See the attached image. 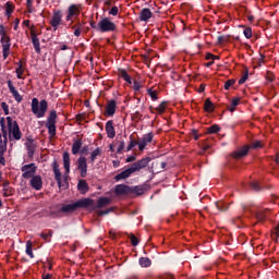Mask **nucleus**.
<instances>
[{
    "label": "nucleus",
    "instance_id": "f257e3e1",
    "mask_svg": "<svg viewBox=\"0 0 279 279\" xmlns=\"http://www.w3.org/2000/svg\"><path fill=\"white\" fill-rule=\"evenodd\" d=\"M94 204H95V199L93 198H82L74 203L62 204L60 206V211L63 215H71L75 213V210H80V208H89V206H93Z\"/></svg>",
    "mask_w": 279,
    "mask_h": 279
},
{
    "label": "nucleus",
    "instance_id": "f03ea898",
    "mask_svg": "<svg viewBox=\"0 0 279 279\" xmlns=\"http://www.w3.org/2000/svg\"><path fill=\"white\" fill-rule=\"evenodd\" d=\"M32 112L37 117V119H43L47 114L49 108V102L46 99L38 100V98H33L31 104Z\"/></svg>",
    "mask_w": 279,
    "mask_h": 279
},
{
    "label": "nucleus",
    "instance_id": "7ed1b4c3",
    "mask_svg": "<svg viewBox=\"0 0 279 279\" xmlns=\"http://www.w3.org/2000/svg\"><path fill=\"white\" fill-rule=\"evenodd\" d=\"M7 125H8L9 134H12L14 141H21L23 133L21 132L19 122L12 120V117H7Z\"/></svg>",
    "mask_w": 279,
    "mask_h": 279
},
{
    "label": "nucleus",
    "instance_id": "20e7f679",
    "mask_svg": "<svg viewBox=\"0 0 279 279\" xmlns=\"http://www.w3.org/2000/svg\"><path fill=\"white\" fill-rule=\"evenodd\" d=\"M58 119V112L56 110H51L46 122V128L48 130V134L51 138L56 136V123Z\"/></svg>",
    "mask_w": 279,
    "mask_h": 279
},
{
    "label": "nucleus",
    "instance_id": "39448f33",
    "mask_svg": "<svg viewBox=\"0 0 279 279\" xmlns=\"http://www.w3.org/2000/svg\"><path fill=\"white\" fill-rule=\"evenodd\" d=\"M98 32L106 34L108 32H117V24L108 17H104L98 22Z\"/></svg>",
    "mask_w": 279,
    "mask_h": 279
},
{
    "label": "nucleus",
    "instance_id": "423d86ee",
    "mask_svg": "<svg viewBox=\"0 0 279 279\" xmlns=\"http://www.w3.org/2000/svg\"><path fill=\"white\" fill-rule=\"evenodd\" d=\"M52 171L54 173V180L58 184V187L69 189V183H66V179H64L65 184L62 183V172H60V166L58 165L57 160L52 162Z\"/></svg>",
    "mask_w": 279,
    "mask_h": 279
},
{
    "label": "nucleus",
    "instance_id": "0eeeda50",
    "mask_svg": "<svg viewBox=\"0 0 279 279\" xmlns=\"http://www.w3.org/2000/svg\"><path fill=\"white\" fill-rule=\"evenodd\" d=\"M21 171H22V178H24V180H29L36 175V171H38V167H36V163H28V165H24L21 168Z\"/></svg>",
    "mask_w": 279,
    "mask_h": 279
},
{
    "label": "nucleus",
    "instance_id": "6e6552de",
    "mask_svg": "<svg viewBox=\"0 0 279 279\" xmlns=\"http://www.w3.org/2000/svg\"><path fill=\"white\" fill-rule=\"evenodd\" d=\"M82 8V4H71L68 8V14L65 16V21H73V19H80V10Z\"/></svg>",
    "mask_w": 279,
    "mask_h": 279
},
{
    "label": "nucleus",
    "instance_id": "1a4fd4ad",
    "mask_svg": "<svg viewBox=\"0 0 279 279\" xmlns=\"http://www.w3.org/2000/svg\"><path fill=\"white\" fill-rule=\"evenodd\" d=\"M77 169L81 173V178H86L87 173H88V163L86 161V157L81 156L77 161Z\"/></svg>",
    "mask_w": 279,
    "mask_h": 279
},
{
    "label": "nucleus",
    "instance_id": "9d476101",
    "mask_svg": "<svg viewBox=\"0 0 279 279\" xmlns=\"http://www.w3.org/2000/svg\"><path fill=\"white\" fill-rule=\"evenodd\" d=\"M151 162V157H144L137 162L132 163L131 168L133 169V172L136 173V171H141L142 169H145L147 165Z\"/></svg>",
    "mask_w": 279,
    "mask_h": 279
},
{
    "label": "nucleus",
    "instance_id": "9b49d317",
    "mask_svg": "<svg viewBox=\"0 0 279 279\" xmlns=\"http://www.w3.org/2000/svg\"><path fill=\"white\" fill-rule=\"evenodd\" d=\"M61 24H62V11L54 10L52 13V19L50 20V25L54 29H58V27H60Z\"/></svg>",
    "mask_w": 279,
    "mask_h": 279
},
{
    "label": "nucleus",
    "instance_id": "f8f14e48",
    "mask_svg": "<svg viewBox=\"0 0 279 279\" xmlns=\"http://www.w3.org/2000/svg\"><path fill=\"white\" fill-rule=\"evenodd\" d=\"M151 141H154V133L153 132H149V133L143 135V137L138 142V150L144 151L145 148L147 147V145H149V143H151Z\"/></svg>",
    "mask_w": 279,
    "mask_h": 279
},
{
    "label": "nucleus",
    "instance_id": "ddd939ff",
    "mask_svg": "<svg viewBox=\"0 0 279 279\" xmlns=\"http://www.w3.org/2000/svg\"><path fill=\"white\" fill-rule=\"evenodd\" d=\"M110 204H112V199H110L106 196H102V197L98 198L96 205L94 203L92 206H89V208H90V210H97V208H106V206H110Z\"/></svg>",
    "mask_w": 279,
    "mask_h": 279
},
{
    "label": "nucleus",
    "instance_id": "4468645a",
    "mask_svg": "<svg viewBox=\"0 0 279 279\" xmlns=\"http://www.w3.org/2000/svg\"><path fill=\"white\" fill-rule=\"evenodd\" d=\"M7 84H8V88H9V90H10L12 97L15 99V101H16L17 104H21V101H23V96H21V94L19 93V90H16V87H14V84L12 83V81L9 80V81L7 82Z\"/></svg>",
    "mask_w": 279,
    "mask_h": 279
},
{
    "label": "nucleus",
    "instance_id": "2eb2a0df",
    "mask_svg": "<svg viewBox=\"0 0 279 279\" xmlns=\"http://www.w3.org/2000/svg\"><path fill=\"white\" fill-rule=\"evenodd\" d=\"M116 112H117V100L114 99L108 100L105 114L107 117H114Z\"/></svg>",
    "mask_w": 279,
    "mask_h": 279
},
{
    "label": "nucleus",
    "instance_id": "dca6fc26",
    "mask_svg": "<svg viewBox=\"0 0 279 279\" xmlns=\"http://www.w3.org/2000/svg\"><path fill=\"white\" fill-rule=\"evenodd\" d=\"M250 154V147L243 146L242 148L234 150L231 154V158H234V160H241V158H245Z\"/></svg>",
    "mask_w": 279,
    "mask_h": 279
},
{
    "label": "nucleus",
    "instance_id": "f3484780",
    "mask_svg": "<svg viewBox=\"0 0 279 279\" xmlns=\"http://www.w3.org/2000/svg\"><path fill=\"white\" fill-rule=\"evenodd\" d=\"M29 184L35 191H41L43 189V177L35 175L31 178Z\"/></svg>",
    "mask_w": 279,
    "mask_h": 279
},
{
    "label": "nucleus",
    "instance_id": "a211bd4d",
    "mask_svg": "<svg viewBox=\"0 0 279 279\" xmlns=\"http://www.w3.org/2000/svg\"><path fill=\"white\" fill-rule=\"evenodd\" d=\"M134 173V170L132 167L123 170L122 172L118 173L114 177L116 182H121V180H128L132 174Z\"/></svg>",
    "mask_w": 279,
    "mask_h": 279
},
{
    "label": "nucleus",
    "instance_id": "6ab92c4d",
    "mask_svg": "<svg viewBox=\"0 0 279 279\" xmlns=\"http://www.w3.org/2000/svg\"><path fill=\"white\" fill-rule=\"evenodd\" d=\"M105 130L108 138H114V136H117V132L114 131V122L112 120L107 121Z\"/></svg>",
    "mask_w": 279,
    "mask_h": 279
},
{
    "label": "nucleus",
    "instance_id": "aec40b11",
    "mask_svg": "<svg viewBox=\"0 0 279 279\" xmlns=\"http://www.w3.org/2000/svg\"><path fill=\"white\" fill-rule=\"evenodd\" d=\"M31 37H32L33 47L36 53H40V39H38V35L36 34V31L31 29Z\"/></svg>",
    "mask_w": 279,
    "mask_h": 279
},
{
    "label": "nucleus",
    "instance_id": "412c9836",
    "mask_svg": "<svg viewBox=\"0 0 279 279\" xmlns=\"http://www.w3.org/2000/svg\"><path fill=\"white\" fill-rule=\"evenodd\" d=\"M0 141H8V128L5 126V118H0Z\"/></svg>",
    "mask_w": 279,
    "mask_h": 279
},
{
    "label": "nucleus",
    "instance_id": "4be33fe9",
    "mask_svg": "<svg viewBox=\"0 0 279 279\" xmlns=\"http://www.w3.org/2000/svg\"><path fill=\"white\" fill-rule=\"evenodd\" d=\"M63 167L65 169V173H71V155L69 151L63 153Z\"/></svg>",
    "mask_w": 279,
    "mask_h": 279
},
{
    "label": "nucleus",
    "instance_id": "5701e85b",
    "mask_svg": "<svg viewBox=\"0 0 279 279\" xmlns=\"http://www.w3.org/2000/svg\"><path fill=\"white\" fill-rule=\"evenodd\" d=\"M114 191L116 195H128V193H130L131 191V186L125 184H119L116 186Z\"/></svg>",
    "mask_w": 279,
    "mask_h": 279
},
{
    "label": "nucleus",
    "instance_id": "b1692460",
    "mask_svg": "<svg viewBox=\"0 0 279 279\" xmlns=\"http://www.w3.org/2000/svg\"><path fill=\"white\" fill-rule=\"evenodd\" d=\"M153 13L150 9H143L140 13V20L143 21L144 23H147V21H149V19H151Z\"/></svg>",
    "mask_w": 279,
    "mask_h": 279
},
{
    "label": "nucleus",
    "instance_id": "393cba45",
    "mask_svg": "<svg viewBox=\"0 0 279 279\" xmlns=\"http://www.w3.org/2000/svg\"><path fill=\"white\" fill-rule=\"evenodd\" d=\"M82 138L75 140L73 145H72V154L73 156H77V154H80L81 149H82Z\"/></svg>",
    "mask_w": 279,
    "mask_h": 279
},
{
    "label": "nucleus",
    "instance_id": "a878e982",
    "mask_svg": "<svg viewBox=\"0 0 279 279\" xmlns=\"http://www.w3.org/2000/svg\"><path fill=\"white\" fill-rule=\"evenodd\" d=\"M25 147H26V151H27V156L28 158H34V154H36V144L31 143H25Z\"/></svg>",
    "mask_w": 279,
    "mask_h": 279
},
{
    "label": "nucleus",
    "instance_id": "bb28decb",
    "mask_svg": "<svg viewBox=\"0 0 279 279\" xmlns=\"http://www.w3.org/2000/svg\"><path fill=\"white\" fill-rule=\"evenodd\" d=\"M77 189L80 191V193H82V195H86V193H88V183L86 182V180H80L78 184H77Z\"/></svg>",
    "mask_w": 279,
    "mask_h": 279
},
{
    "label": "nucleus",
    "instance_id": "cd10ccee",
    "mask_svg": "<svg viewBox=\"0 0 279 279\" xmlns=\"http://www.w3.org/2000/svg\"><path fill=\"white\" fill-rule=\"evenodd\" d=\"M145 191H147V189L144 185H137V186H131V191L130 193H134L135 195H144Z\"/></svg>",
    "mask_w": 279,
    "mask_h": 279
},
{
    "label": "nucleus",
    "instance_id": "c85d7f7f",
    "mask_svg": "<svg viewBox=\"0 0 279 279\" xmlns=\"http://www.w3.org/2000/svg\"><path fill=\"white\" fill-rule=\"evenodd\" d=\"M118 75L119 77H122V80H124L126 84H132V77L130 76V74H128V71H125L124 69H120L118 71Z\"/></svg>",
    "mask_w": 279,
    "mask_h": 279
},
{
    "label": "nucleus",
    "instance_id": "c756f323",
    "mask_svg": "<svg viewBox=\"0 0 279 279\" xmlns=\"http://www.w3.org/2000/svg\"><path fill=\"white\" fill-rule=\"evenodd\" d=\"M204 110L205 112H215V105L210 100V98H206L204 104Z\"/></svg>",
    "mask_w": 279,
    "mask_h": 279
},
{
    "label": "nucleus",
    "instance_id": "7c9ffc66",
    "mask_svg": "<svg viewBox=\"0 0 279 279\" xmlns=\"http://www.w3.org/2000/svg\"><path fill=\"white\" fill-rule=\"evenodd\" d=\"M215 208L218 213H226L228 210V205L223 201H218L215 203Z\"/></svg>",
    "mask_w": 279,
    "mask_h": 279
},
{
    "label": "nucleus",
    "instance_id": "2f4dec72",
    "mask_svg": "<svg viewBox=\"0 0 279 279\" xmlns=\"http://www.w3.org/2000/svg\"><path fill=\"white\" fill-rule=\"evenodd\" d=\"M59 205L56 206V208H52L49 213V217H52V219H60L62 217V211L60 210Z\"/></svg>",
    "mask_w": 279,
    "mask_h": 279
},
{
    "label": "nucleus",
    "instance_id": "473e14b6",
    "mask_svg": "<svg viewBox=\"0 0 279 279\" xmlns=\"http://www.w3.org/2000/svg\"><path fill=\"white\" fill-rule=\"evenodd\" d=\"M218 132H221V126L218 124H213L207 128V134H218Z\"/></svg>",
    "mask_w": 279,
    "mask_h": 279
},
{
    "label": "nucleus",
    "instance_id": "72a5a7b5",
    "mask_svg": "<svg viewBox=\"0 0 279 279\" xmlns=\"http://www.w3.org/2000/svg\"><path fill=\"white\" fill-rule=\"evenodd\" d=\"M245 147H248V151L251 149H260V148H263V142L255 141V142L251 143L250 145H245Z\"/></svg>",
    "mask_w": 279,
    "mask_h": 279
},
{
    "label": "nucleus",
    "instance_id": "f704fd0d",
    "mask_svg": "<svg viewBox=\"0 0 279 279\" xmlns=\"http://www.w3.org/2000/svg\"><path fill=\"white\" fill-rule=\"evenodd\" d=\"M138 263L142 267H151V259L149 257H141Z\"/></svg>",
    "mask_w": 279,
    "mask_h": 279
},
{
    "label": "nucleus",
    "instance_id": "c9c22d12",
    "mask_svg": "<svg viewBox=\"0 0 279 279\" xmlns=\"http://www.w3.org/2000/svg\"><path fill=\"white\" fill-rule=\"evenodd\" d=\"M39 235L41 236V239H44V241H46V243H51V236H53V231L48 230L47 233H40Z\"/></svg>",
    "mask_w": 279,
    "mask_h": 279
},
{
    "label": "nucleus",
    "instance_id": "e433bc0d",
    "mask_svg": "<svg viewBox=\"0 0 279 279\" xmlns=\"http://www.w3.org/2000/svg\"><path fill=\"white\" fill-rule=\"evenodd\" d=\"M17 68L15 70V73H16V76H17V80H23V73H24V70H23V63L21 61L17 62Z\"/></svg>",
    "mask_w": 279,
    "mask_h": 279
},
{
    "label": "nucleus",
    "instance_id": "4c0bfd02",
    "mask_svg": "<svg viewBox=\"0 0 279 279\" xmlns=\"http://www.w3.org/2000/svg\"><path fill=\"white\" fill-rule=\"evenodd\" d=\"M12 12H14V4L12 2L5 3V16H12Z\"/></svg>",
    "mask_w": 279,
    "mask_h": 279
},
{
    "label": "nucleus",
    "instance_id": "58836bf2",
    "mask_svg": "<svg viewBox=\"0 0 279 279\" xmlns=\"http://www.w3.org/2000/svg\"><path fill=\"white\" fill-rule=\"evenodd\" d=\"M97 156H101V148L97 147L94 151L90 154V161L94 162L97 160Z\"/></svg>",
    "mask_w": 279,
    "mask_h": 279
},
{
    "label": "nucleus",
    "instance_id": "ea45409f",
    "mask_svg": "<svg viewBox=\"0 0 279 279\" xmlns=\"http://www.w3.org/2000/svg\"><path fill=\"white\" fill-rule=\"evenodd\" d=\"M33 243L32 241L26 242V254L29 256V258H34V252L32 251Z\"/></svg>",
    "mask_w": 279,
    "mask_h": 279
},
{
    "label": "nucleus",
    "instance_id": "a19ab883",
    "mask_svg": "<svg viewBox=\"0 0 279 279\" xmlns=\"http://www.w3.org/2000/svg\"><path fill=\"white\" fill-rule=\"evenodd\" d=\"M8 151V140H0V154Z\"/></svg>",
    "mask_w": 279,
    "mask_h": 279
},
{
    "label": "nucleus",
    "instance_id": "79ce46f5",
    "mask_svg": "<svg viewBox=\"0 0 279 279\" xmlns=\"http://www.w3.org/2000/svg\"><path fill=\"white\" fill-rule=\"evenodd\" d=\"M136 145H138V142H136V140L132 138V135H131L130 144L126 147V151H132V149H134V147H136Z\"/></svg>",
    "mask_w": 279,
    "mask_h": 279
},
{
    "label": "nucleus",
    "instance_id": "37998d69",
    "mask_svg": "<svg viewBox=\"0 0 279 279\" xmlns=\"http://www.w3.org/2000/svg\"><path fill=\"white\" fill-rule=\"evenodd\" d=\"M160 169V162L154 161L151 163V167L149 168L150 173H158V170Z\"/></svg>",
    "mask_w": 279,
    "mask_h": 279
},
{
    "label": "nucleus",
    "instance_id": "c03bdc74",
    "mask_svg": "<svg viewBox=\"0 0 279 279\" xmlns=\"http://www.w3.org/2000/svg\"><path fill=\"white\" fill-rule=\"evenodd\" d=\"M110 213H114V207L108 208L106 210H97L96 211L98 217H104V215H110Z\"/></svg>",
    "mask_w": 279,
    "mask_h": 279
},
{
    "label": "nucleus",
    "instance_id": "a18cd8bd",
    "mask_svg": "<svg viewBox=\"0 0 279 279\" xmlns=\"http://www.w3.org/2000/svg\"><path fill=\"white\" fill-rule=\"evenodd\" d=\"M250 77V71H247V69L245 70L243 76L239 80V85H243L245 84V82H247V78Z\"/></svg>",
    "mask_w": 279,
    "mask_h": 279
},
{
    "label": "nucleus",
    "instance_id": "49530a36",
    "mask_svg": "<svg viewBox=\"0 0 279 279\" xmlns=\"http://www.w3.org/2000/svg\"><path fill=\"white\" fill-rule=\"evenodd\" d=\"M0 43L2 45V48H5V45H9V49L10 47H12V44L10 43V36L1 37Z\"/></svg>",
    "mask_w": 279,
    "mask_h": 279
},
{
    "label": "nucleus",
    "instance_id": "de8ad7c7",
    "mask_svg": "<svg viewBox=\"0 0 279 279\" xmlns=\"http://www.w3.org/2000/svg\"><path fill=\"white\" fill-rule=\"evenodd\" d=\"M256 219L258 221H265L267 219V211H258L256 214Z\"/></svg>",
    "mask_w": 279,
    "mask_h": 279
},
{
    "label": "nucleus",
    "instance_id": "09e8293b",
    "mask_svg": "<svg viewBox=\"0 0 279 279\" xmlns=\"http://www.w3.org/2000/svg\"><path fill=\"white\" fill-rule=\"evenodd\" d=\"M129 239L131 241V245H133V247H136V245H138L140 241L138 238H136V235H134L133 233H131L129 235Z\"/></svg>",
    "mask_w": 279,
    "mask_h": 279
},
{
    "label": "nucleus",
    "instance_id": "8fccbe9b",
    "mask_svg": "<svg viewBox=\"0 0 279 279\" xmlns=\"http://www.w3.org/2000/svg\"><path fill=\"white\" fill-rule=\"evenodd\" d=\"M117 154H121V151H123L125 149V142L124 141H120L117 144Z\"/></svg>",
    "mask_w": 279,
    "mask_h": 279
},
{
    "label": "nucleus",
    "instance_id": "3c124183",
    "mask_svg": "<svg viewBox=\"0 0 279 279\" xmlns=\"http://www.w3.org/2000/svg\"><path fill=\"white\" fill-rule=\"evenodd\" d=\"M148 95L153 101H158V92L148 89Z\"/></svg>",
    "mask_w": 279,
    "mask_h": 279
},
{
    "label": "nucleus",
    "instance_id": "603ef678",
    "mask_svg": "<svg viewBox=\"0 0 279 279\" xmlns=\"http://www.w3.org/2000/svg\"><path fill=\"white\" fill-rule=\"evenodd\" d=\"M157 112L159 114H162V112H165V110H167V102H161L157 108H156Z\"/></svg>",
    "mask_w": 279,
    "mask_h": 279
},
{
    "label": "nucleus",
    "instance_id": "864d4df0",
    "mask_svg": "<svg viewBox=\"0 0 279 279\" xmlns=\"http://www.w3.org/2000/svg\"><path fill=\"white\" fill-rule=\"evenodd\" d=\"M235 83H236V81L233 80V78L228 80V81L225 83V90H230V86H234Z\"/></svg>",
    "mask_w": 279,
    "mask_h": 279
},
{
    "label": "nucleus",
    "instance_id": "5fc2aeb1",
    "mask_svg": "<svg viewBox=\"0 0 279 279\" xmlns=\"http://www.w3.org/2000/svg\"><path fill=\"white\" fill-rule=\"evenodd\" d=\"M271 236H272V239H274L275 241H278V239H279V225H277V226L275 227Z\"/></svg>",
    "mask_w": 279,
    "mask_h": 279
},
{
    "label": "nucleus",
    "instance_id": "6e6d98bb",
    "mask_svg": "<svg viewBox=\"0 0 279 279\" xmlns=\"http://www.w3.org/2000/svg\"><path fill=\"white\" fill-rule=\"evenodd\" d=\"M2 56L4 58V60L8 59V56H10V48H9V45H5L4 48H2Z\"/></svg>",
    "mask_w": 279,
    "mask_h": 279
},
{
    "label": "nucleus",
    "instance_id": "4d7b16f0",
    "mask_svg": "<svg viewBox=\"0 0 279 279\" xmlns=\"http://www.w3.org/2000/svg\"><path fill=\"white\" fill-rule=\"evenodd\" d=\"M243 34H244L245 38H247V39L252 38V27L244 28Z\"/></svg>",
    "mask_w": 279,
    "mask_h": 279
},
{
    "label": "nucleus",
    "instance_id": "13d9d810",
    "mask_svg": "<svg viewBox=\"0 0 279 279\" xmlns=\"http://www.w3.org/2000/svg\"><path fill=\"white\" fill-rule=\"evenodd\" d=\"M251 189H253V191H256L258 193V191H260V185L258 184L257 181H253L251 182Z\"/></svg>",
    "mask_w": 279,
    "mask_h": 279
},
{
    "label": "nucleus",
    "instance_id": "bf43d9fd",
    "mask_svg": "<svg viewBox=\"0 0 279 279\" xmlns=\"http://www.w3.org/2000/svg\"><path fill=\"white\" fill-rule=\"evenodd\" d=\"M1 108L4 114H10V106H8L7 102H1Z\"/></svg>",
    "mask_w": 279,
    "mask_h": 279
},
{
    "label": "nucleus",
    "instance_id": "052dcab7",
    "mask_svg": "<svg viewBox=\"0 0 279 279\" xmlns=\"http://www.w3.org/2000/svg\"><path fill=\"white\" fill-rule=\"evenodd\" d=\"M167 169V162L162 161L159 163V170H157V173H162Z\"/></svg>",
    "mask_w": 279,
    "mask_h": 279
},
{
    "label": "nucleus",
    "instance_id": "680f3d73",
    "mask_svg": "<svg viewBox=\"0 0 279 279\" xmlns=\"http://www.w3.org/2000/svg\"><path fill=\"white\" fill-rule=\"evenodd\" d=\"M84 27V23L77 21L73 26L72 29H82Z\"/></svg>",
    "mask_w": 279,
    "mask_h": 279
},
{
    "label": "nucleus",
    "instance_id": "e2e57ef3",
    "mask_svg": "<svg viewBox=\"0 0 279 279\" xmlns=\"http://www.w3.org/2000/svg\"><path fill=\"white\" fill-rule=\"evenodd\" d=\"M109 14L111 16H117V14H119V8L118 7H113L110 11Z\"/></svg>",
    "mask_w": 279,
    "mask_h": 279
},
{
    "label": "nucleus",
    "instance_id": "0e129e2a",
    "mask_svg": "<svg viewBox=\"0 0 279 279\" xmlns=\"http://www.w3.org/2000/svg\"><path fill=\"white\" fill-rule=\"evenodd\" d=\"M133 89L135 90V93H138V90H141V83L138 81H134Z\"/></svg>",
    "mask_w": 279,
    "mask_h": 279
},
{
    "label": "nucleus",
    "instance_id": "69168bd1",
    "mask_svg": "<svg viewBox=\"0 0 279 279\" xmlns=\"http://www.w3.org/2000/svg\"><path fill=\"white\" fill-rule=\"evenodd\" d=\"M241 101V98H233L231 101V105L233 106V108H236V106H239Z\"/></svg>",
    "mask_w": 279,
    "mask_h": 279
},
{
    "label": "nucleus",
    "instance_id": "338daca9",
    "mask_svg": "<svg viewBox=\"0 0 279 279\" xmlns=\"http://www.w3.org/2000/svg\"><path fill=\"white\" fill-rule=\"evenodd\" d=\"M0 36H2V38L7 37V35H5V26H3V25H0Z\"/></svg>",
    "mask_w": 279,
    "mask_h": 279
},
{
    "label": "nucleus",
    "instance_id": "774afa93",
    "mask_svg": "<svg viewBox=\"0 0 279 279\" xmlns=\"http://www.w3.org/2000/svg\"><path fill=\"white\" fill-rule=\"evenodd\" d=\"M80 154H88V146H84L83 148H81Z\"/></svg>",
    "mask_w": 279,
    "mask_h": 279
}]
</instances>
